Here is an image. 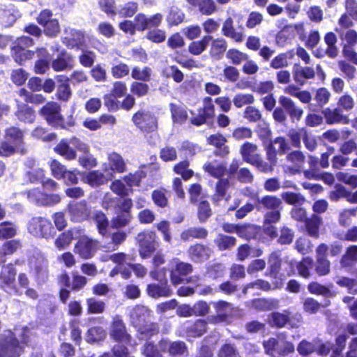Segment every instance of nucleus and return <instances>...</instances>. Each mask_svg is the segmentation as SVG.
<instances>
[{
    "instance_id": "ddd939ff",
    "label": "nucleus",
    "mask_w": 357,
    "mask_h": 357,
    "mask_svg": "<svg viewBox=\"0 0 357 357\" xmlns=\"http://www.w3.org/2000/svg\"><path fill=\"white\" fill-rule=\"evenodd\" d=\"M28 199L38 206H49L56 204L61 202V197L58 194H48L43 192L38 188H33L26 191Z\"/></svg>"
},
{
    "instance_id": "864d4df0",
    "label": "nucleus",
    "mask_w": 357,
    "mask_h": 357,
    "mask_svg": "<svg viewBox=\"0 0 357 357\" xmlns=\"http://www.w3.org/2000/svg\"><path fill=\"white\" fill-rule=\"evenodd\" d=\"M185 13L176 6H172L168 10L166 21L169 27L178 26L184 21Z\"/></svg>"
},
{
    "instance_id": "2f4dec72",
    "label": "nucleus",
    "mask_w": 357,
    "mask_h": 357,
    "mask_svg": "<svg viewBox=\"0 0 357 357\" xmlns=\"http://www.w3.org/2000/svg\"><path fill=\"white\" fill-rule=\"evenodd\" d=\"M282 200L275 195H264L261 199L257 198V211L282 209Z\"/></svg>"
},
{
    "instance_id": "bf43d9fd",
    "label": "nucleus",
    "mask_w": 357,
    "mask_h": 357,
    "mask_svg": "<svg viewBox=\"0 0 357 357\" xmlns=\"http://www.w3.org/2000/svg\"><path fill=\"white\" fill-rule=\"evenodd\" d=\"M307 288L308 291L312 294L321 296L326 298L333 297L335 296V294L328 287L316 281L308 283Z\"/></svg>"
},
{
    "instance_id": "2eb2a0df",
    "label": "nucleus",
    "mask_w": 357,
    "mask_h": 357,
    "mask_svg": "<svg viewBox=\"0 0 357 357\" xmlns=\"http://www.w3.org/2000/svg\"><path fill=\"white\" fill-rule=\"evenodd\" d=\"M136 31L143 32L151 28L159 27L162 22V15L157 13L150 17L142 13H137L133 20Z\"/></svg>"
},
{
    "instance_id": "5fc2aeb1",
    "label": "nucleus",
    "mask_w": 357,
    "mask_h": 357,
    "mask_svg": "<svg viewBox=\"0 0 357 357\" xmlns=\"http://www.w3.org/2000/svg\"><path fill=\"white\" fill-rule=\"evenodd\" d=\"M169 110L171 112V117L174 123L178 124L185 123L188 119V114L187 110L181 105L175 103L169 104Z\"/></svg>"
},
{
    "instance_id": "37998d69",
    "label": "nucleus",
    "mask_w": 357,
    "mask_h": 357,
    "mask_svg": "<svg viewBox=\"0 0 357 357\" xmlns=\"http://www.w3.org/2000/svg\"><path fill=\"white\" fill-rule=\"evenodd\" d=\"M11 55L16 63L22 65L25 61L33 58L35 52L26 50L22 46H13L11 47Z\"/></svg>"
},
{
    "instance_id": "0e129e2a",
    "label": "nucleus",
    "mask_w": 357,
    "mask_h": 357,
    "mask_svg": "<svg viewBox=\"0 0 357 357\" xmlns=\"http://www.w3.org/2000/svg\"><path fill=\"white\" fill-rule=\"evenodd\" d=\"M18 95L23 98L24 101L26 103H31L34 105H40L43 103L46 98L41 93H33L31 91H29L25 88H21L18 91Z\"/></svg>"
},
{
    "instance_id": "603ef678",
    "label": "nucleus",
    "mask_w": 357,
    "mask_h": 357,
    "mask_svg": "<svg viewBox=\"0 0 357 357\" xmlns=\"http://www.w3.org/2000/svg\"><path fill=\"white\" fill-rule=\"evenodd\" d=\"M222 33L228 38L234 40L236 42H241L243 40V33L236 31L234 26L233 19L231 17H227L222 27Z\"/></svg>"
},
{
    "instance_id": "a211bd4d",
    "label": "nucleus",
    "mask_w": 357,
    "mask_h": 357,
    "mask_svg": "<svg viewBox=\"0 0 357 357\" xmlns=\"http://www.w3.org/2000/svg\"><path fill=\"white\" fill-rule=\"evenodd\" d=\"M61 107L57 102L48 101L39 109L38 112L48 125L56 128L59 121L61 119Z\"/></svg>"
},
{
    "instance_id": "774afa93",
    "label": "nucleus",
    "mask_w": 357,
    "mask_h": 357,
    "mask_svg": "<svg viewBox=\"0 0 357 357\" xmlns=\"http://www.w3.org/2000/svg\"><path fill=\"white\" fill-rule=\"evenodd\" d=\"M335 283L340 287L346 288L350 294H357V280L346 276L337 277Z\"/></svg>"
},
{
    "instance_id": "7ed1b4c3",
    "label": "nucleus",
    "mask_w": 357,
    "mask_h": 357,
    "mask_svg": "<svg viewBox=\"0 0 357 357\" xmlns=\"http://www.w3.org/2000/svg\"><path fill=\"white\" fill-rule=\"evenodd\" d=\"M132 200L124 198L123 201L114 206L115 215L111 219V227L120 229L128 226L132 219Z\"/></svg>"
},
{
    "instance_id": "0eeeda50",
    "label": "nucleus",
    "mask_w": 357,
    "mask_h": 357,
    "mask_svg": "<svg viewBox=\"0 0 357 357\" xmlns=\"http://www.w3.org/2000/svg\"><path fill=\"white\" fill-rule=\"evenodd\" d=\"M157 239V234L153 230L144 229L137 234L136 241L142 259L149 258L155 252L158 246Z\"/></svg>"
},
{
    "instance_id": "09e8293b",
    "label": "nucleus",
    "mask_w": 357,
    "mask_h": 357,
    "mask_svg": "<svg viewBox=\"0 0 357 357\" xmlns=\"http://www.w3.org/2000/svg\"><path fill=\"white\" fill-rule=\"evenodd\" d=\"M150 314L151 310L149 308L142 305H137L131 312L130 318L137 327L145 322Z\"/></svg>"
},
{
    "instance_id": "f03ea898",
    "label": "nucleus",
    "mask_w": 357,
    "mask_h": 357,
    "mask_svg": "<svg viewBox=\"0 0 357 357\" xmlns=\"http://www.w3.org/2000/svg\"><path fill=\"white\" fill-rule=\"evenodd\" d=\"M278 102L281 107H277L273 112V117L275 121L284 123L287 121V114L291 122L299 121L301 119L303 109L297 107L291 98L281 96Z\"/></svg>"
},
{
    "instance_id": "f8f14e48",
    "label": "nucleus",
    "mask_w": 357,
    "mask_h": 357,
    "mask_svg": "<svg viewBox=\"0 0 357 357\" xmlns=\"http://www.w3.org/2000/svg\"><path fill=\"white\" fill-rule=\"evenodd\" d=\"M109 336L112 340L119 343L130 344L132 340L126 324L119 316L114 317L111 322Z\"/></svg>"
},
{
    "instance_id": "5701e85b",
    "label": "nucleus",
    "mask_w": 357,
    "mask_h": 357,
    "mask_svg": "<svg viewBox=\"0 0 357 357\" xmlns=\"http://www.w3.org/2000/svg\"><path fill=\"white\" fill-rule=\"evenodd\" d=\"M264 351L266 354H273V351L278 349V353L280 355H287L294 351V346L293 343L289 341L283 342V347L281 349H278L279 341L275 337H270L267 340L262 342Z\"/></svg>"
},
{
    "instance_id": "6e6552de",
    "label": "nucleus",
    "mask_w": 357,
    "mask_h": 357,
    "mask_svg": "<svg viewBox=\"0 0 357 357\" xmlns=\"http://www.w3.org/2000/svg\"><path fill=\"white\" fill-rule=\"evenodd\" d=\"M100 241L87 235L81 236L75 244L73 251L81 259L93 258L99 249Z\"/></svg>"
},
{
    "instance_id": "6ab92c4d",
    "label": "nucleus",
    "mask_w": 357,
    "mask_h": 357,
    "mask_svg": "<svg viewBox=\"0 0 357 357\" xmlns=\"http://www.w3.org/2000/svg\"><path fill=\"white\" fill-rule=\"evenodd\" d=\"M23 347L15 337H8L0 342V357H20Z\"/></svg>"
},
{
    "instance_id": "c85d7f7f",
    "label": "nucleus",
    "mask_w": 357,
    "mask_h": 357,
    "mask_svg": "<svg viewBox=\"0 0 357 357\" xmlns=\"http://www.w3.org/2000/svg\"><path fill=\"white\" fill-rule=\"evenodd\" d=\"M207 323L208 320L206 321L202 319H198L194 321H187L185 332L189 337H199L206 333Z\"/></svg>"
},
{
    "instance_id": "412c9836",
    "label": "nucleus",
    "mask_w": 357,
    "mask_h": 357,
    "mask_svg": "<svg viewBox=\"0 0 357 357\" xmlns=\"http://www.w3.org/2000/svg\"><path fill=\"white\" fill-rule=\"evenodd\" d=\"M75 66L73 56L63 49L55 59L51 61V67L54 72L70 70Z\"/></svg>"
},
{
    "instance_id": "8fccbe9b",
    "label": "nucleus",
    "mask_w": 357,
    "mask_h": 357,
    "mask_svg": "<svg viewBox=\"0 0 357 357\" xmlns=\"http://www.w3.org/2000/svg\"><path fill=\"white\" fill-rule=\"evenodd\" d=\"M304 222L307 234L314 238H318L319 237V227L321 224V218L319 215L314 214L310 218H307Z\"/></svg>"
},
{
    "instance_id": "cd10ccee",
    "label": "nucleus",
    "mask_w": 357,
    "mask_h": 357,
    "mask_svg": "<svg viewBox=\"0 0 357 357\" xmlns=\"http://www.w3.org/2000/svg\"><path fill=\"white\" fill-rule=\"evenodd\" d=\"M281 288L282 282L280 280L278 281H272V282L270 283L267 280L257 279L246 284L243 289V293L246 294L247 291L250 289H259L264 291H270L271 290L280 289Z\"/></svg>"
},
{
    "instance_id": "ea45409f",
    "label": "nucleus",
    "mask_w": 357,
    "mask_h": 357,
    "mask_svg": "<svg viewBox=\"0 0 357 357\" xmlns=\"http://www.w3.org/2000/svg\"><path fill=\"white\" fill-rule=\"evenodd\" d=\"M290 312L284 310L283 312H273L268 317L269 324L276 328H284L291 321Z\"/></svg>"
},
{
    "instance_id": "e2e57ef3",
    "label": "nucleus",
    "mask_w": 357,
    "mask_h": 357,
    "mask_svg": "<svg viewBox=\"0 0 357 357\" xmlns=\"http://www.w3.org/2000/svg\"><path fill=\"white\" fill-rule=\"evenodd\" d=\"M259 228L250 223L239 224L237 235L241 238L250 240L256 238Z\"/></svg>"
},
{
    "instance_id": "f704fd0d",
    "label": "nucleus",
    "mask_w": 357,
    "mask_h": 357,
    "mask_svg": "<svg viewBox=\"0 0 357 357\" xmlns=\"http://www.w3.org/2000/svg\"><path fill=\"white\" fill-rule=\"evenodd\" d=\"M331 93L325 87L319 88L315 93L314 99L316 104H310L308 109L314 112H318L321 110L323 107L329 101Z\"/></svg>"
},
{
    "instance_id": "dca6fc26",
    "label": "nucleus",
    "mask_w": 357,
    "mask_h": 357,
    "mask_svg": "<svg viewBox=\"0 0 357 357\" xmlns=\"http://www.w3.org/2000/svg\"><path fill=\"white\" fill-rule=\"evenodd\" d=\"M213 254L212 249L203 243H195L190 245L187 250L188 259L195 264H201L210 259Z\"/></svg>"
},
{
    "instance_id": "20e7f679",
    "label": "nucleus",
    "mask_w": 357,
    "mask_h": 357,
    "mask_svg": "<svg viewBox=\"0 0 357 357\" xmlns=\"http://www.w3.org/2000/svg\"><path fill=\"white\" fill-rule=\"evenodd\" d=\"M16 276L17 268L14 264L3 265L0 271V289L15 296H22V291L20 290L18 284H16Z\"/></svg>"
},
{
    "instance_id": "c9c22d12",
    "label": "nucleus",
    "mask_w": 357,
    "mask_h": 357,
    "mask_svg": "<svg viewBox=\"0 0 357 357\" xmlns=\"http://www.w3.org/2000/svg\"><path fill=\"white\" fill-rule=\"evenodd\" d=\"M209 54L211 58L220 59L227 49V42L223 38H213L211 40Z\"/></svg>"
},
{
    "instance_id": "1a4fd4ad",
    "label": "nucleus",
    "mask_w": 357,
    "mask_h": 357,
    "mask_svg": "<svg viewBox=\"0 0 357 357\" xmlns=\"http://www.w3.org/2000/svg\"><path fill=\"white\" fill-rule=\"evenodd\" d=\"M215 314L209 315L207 317L208 322L211 324L218 325L222 323H230L233 311V305L226 301L219 300L211 301Z\"/></svg>"
},
{
    "instance_id": "f3484780",
    "label": "nucleus",
    "mask_w": 357,
    "mask_h": 357,
    "mask_svg": "<svg viewBox=\"0 0 357 357\" xmlns=\"http://www.w3.org/2000/svg\"><path fill=\"white\" fill-rule=\"evenodd\" d=\"M87 278L83 275L73 274L72 282L68 273L64 271L57 276V283L61 288L70 289L72 291L82 290L87 284Z\"/></svg>"
},
{
    "instance_id": "aec40b11",
    "label": "nucleus",
    "mask_w": 357,
    "mask_h": 357,
    "mask_svg": "<svg viewBox=\"0 0 357 357\" xmlns=\"http://www.w3.org/2000/svg\"><path fill=\"white\" fill-rule=\"evenodd\" d=\"M325 43L327 45L326 50L318 48L314 53L315 57L321 59L326 55L329 58L334 59L338 55V48L336 45L337 38L336 35L332 32H327L324 37Z\"/></svg>"
},
{
    "instance_id": "39448f33",
    "label": "nucleus",
    "mask_w": 357,
    "mask_h": 357,
    "mask_svg": "<svg viewBox=\"0 0 357 357\" xmlns=\"http://www.w3.org/2000/svg\"><path fill=\"white\" fill-rule=\"evenodd\" d=\"M133 124L140 132L151 133L158 130V119L155 115L146 109H139L135 112L131 119Z\"/></svg>"
},
{
    "instance_id": "7c9ffc66",
    "label": "nucleus",
    "mask_w": 357,
    "mask_h": 357,
    "mask_svg": "<svg viewBox=\"0 0 357 357\" xmlns=\"http://www.w3.org/2000/svg\"><path fill=\"white\" fill-rule=\"evenodd\" d=\"M36 52L40 58L35 63L34 72L36 74H45L49 70L51 65L50 54L45 47L38 48Z\"/></svg>"
},
{
    "instance_id": "13d9d810",
    "label": "nucleus",
    "mask_w": 357,
    "mask_h": 357,
    "mask_svg": "<svg viewBox=\"0 0 357 357\" xmlns=\"http://www.w3.org/2000/svg\"><path fill=\"white\" fill-rule=\"evenodd\" d=\"M214 243L220 251L231 250L236 243V238L232 236L219 234L214 240Z\"/></svg>"
},
{
    "instance_id": "49530a36",
    "label": "nucleus",
    "mask_w": 357,
    "mask_h": 357,
    "mask_svg": "<svg viewBox=\"0 0 357 357\" xmlns=\"http://www.w3.org/2000/svg\"><path fill=\"white\" fill-rule=\"evenodd\" d=\"M203 169L211 176L221 178L227 172V166L224 162H206L203 165Z\"/></svg>"
},
{
    "instance_id": "3c124183",
    "label": "nucleus",
    "mask_w": 357,
    "mask_h": 357,
    "mask_svg": "<svg viewBox=\"0 0 357 357\" xmlns=\"http://www.w3.org/2000/svg\"><path fill=\"white\" fill-rule=\"evenodd\" d=\"M253 308L258 311H268L278 306V301L273 298H257L251 301Z\"/></svg>"
},
{
    "instance_id": "f257e3e1",
    "label": "nucleus",
    "mask_w": 357,
    "mask_h": 357,
    "mask_svg": "<svg viewBox=\"0 0 357 357\" xmlns=\"http://www.w3.org/2000/svg\"><path fill=\"white\" fill-rule=\"evenodd\" d=\"M25 132L15 126L6 127L3 130V139L0 143V150L10 156L20 153L24 155L26 149L24 142Z\"/></svg>"
},
{
    "instance_id": "a19ab883",
    "label": "nucleus",
    "mask_w": 357,
    "mask_h": 357,
    "mask_svg": "<svg viewBox=\"0 0 357 357\" xmlns=\"http://www.w3.org/2000/svg\"><path fill=\"white\" fill-rule=\"evenodd\" d=\"M211 40H212V36L211 35L204 36L197 40H193L188 45V52L194 56L202 54L206 50Z\"/></svg>"
},
{
    "instance_id": "c03bdc74",
    "label": "nucleus",
    "mask_w": 357,
    "mask_h": 357,
    "mask_svg": "<svg viewBox=\"0 0 357 357\" xmlns=\"http://www.w3.org/2000/svg\"><path fill=\"white\" fill-rule=\"evenodd\" d=\"M17 283L20 290L25 289L24 294L27 298L33 301L39 298L38 291L32 287H29L30 280L26 273H20L17 275Z\"/></svg>"
},
{
    "instance_id": "393cba45",
    "label": "nucleus",
    "mask_w": 357,
    "mask_h": 357,
    "mask_svg": "<svg viewBox=\"0 0 357 357\" xmlns=\"http://www.w3.org/2000/svg\"><path fill=\"white\" fill-rule=\"evenodd\" d=\"M62 43L70 50H82L86 46L84 32L74 29L70 31L68 36L63 38Z\"/></svg>"
},
{
    "instance_id": "de8ad7c7",
    "label": "nucleus",
    "mask_w": 357,
    "mask_h": 357,
    "mask_svg": "<svg viewBox=\"0 0 357 357\" xmlns=\"http://www.w3.org/2000/svg\"><path fill=\"white\" fill-rule=\"evenodd\" d=\"M340 263L343 268H350L357 263V245H349L342 255Z\"/></svg>"
},
{
    "instance_id": "6e6d98bb",
    "label": "nucleus",
    "mask_w": 357,
    "mask_h": 357,
    "mask_svg": "<svg viewBox=\"0 0 357 357\" xmlns=\"http://www.w3.org/2000/svg\"><path fill=\"white\" fill-rule=\"evenodd\" d=\"M167 192L168 191L165 188H160L152 191L151 199L156 207L165 208L169 206Z\"/></svg>"
},
{
    "instance_id": "72a5a7b5",
    "label": "nucleus",
    "mask_w": 357,
    "mask_h": 357,
    "mask_svg": "<svg viewBox=\"0 0 357 357\" xmlns=\"http://www.w3.org/2000/svg\"><path fill=\"white\" fill-rule=\"evenodd\" d=\"M208 236V230L203 227H191L183 230L181 234V238L183 241H190L193 239H206Z\"/></svg>"
},
{
    "instance_id": "4468645a",
    "label": "nucleus",
    "mask_w": 357,
    "mask_h": 357,
    "mask_svg": "<svg viewBox=\"0 0 357 357\" xmlns=\"http://www.w3.org/2000/svg\"><path fill=\"white\" fill-rule=\"evenodd\" d=\"M67 209L70 219L73 222H83L91 219V207L85 200L69 204Z\"/></svg>"
},
{
    "instance_id": "680f3d73",
    "label": "nucleus",
    "mask_w": 357,
    "mask_h": 357,
    "mask_svg": "<svg viewBox=\"0 0 357 357\" xmlns=\"http://www.w3.org/2000/svg\"><path fill=\"white\" fill-rule=\"evenodd\" d=\"M229 187L228 178H221L218 180L215 186V192L212 195V200L218 202L226 195L227 190Z\"/></svg>"
},
{
    "instance_id": "79ce46f5",
    "label": "nucleus",
    "mask_w": 357,
    "mask_h": 357,
    "mask_svg": "<svg viewBox=\"0 0 357 357\" xmlns=\"http://www.w3.org/2000/svg\"><path fill=\"white\" fill-rule=\"evenodd\" d=\"M314 271L320 277L327 275L331 271V262L327 259V256L322 255L317 249Z\"/></svg>"
},
{
    "instance_id": "b1692460",
    "label": "nucleus",
    "mask_w": 357,
    "mask_h": 357,
    "mask_svg": "<svg viewBox=\"0 0 357 357\" xmlns=\"http://www.w3.org/2000/svg\"><path fill=\"white\" fill-rule=\"evenodd\" d=\"M146 291L148 295L153 298L169 297L172 294V290L165 278L160 280L158 283L149 284L146 287Z\"/></svg>"
},
{
    "instance_id": "9b49d317",
    "label": "nucleus",
    "mask_w": 357,
    "mask_h": 357,
    "mask_svg": "<svg viewBox=\"0 0 357 357\" xmlns=\"http://www.w3.org/2000/svg\"><path fill=\"white\" fill-rule=\"evenodd\" d=\"M197 114L190 118V122L195 126H201L215 116V107L211 96L202 98V106L197 109Z\"/></svg>"
},
{
    "instance_id": "9d476101",
    "label": "nucleus",
    "mask_w": 357,
    "mask_h": 357,
    "mask_svg": "<svg viewBox=\"0 0 357 357\" xmlns=\"http://www.w3.org/2000/svg\"><path fill=\"white\" fill-rule=\"evenodd\" d=\"M53 13L50 9L45 8L40 10L36 17V22L43 27L44 34L49 38L58 36L61 31L59 22L56 18H52Z\"/></svg>"
},
{
    "instance_id": "e433bc0d",
    "label": "nucleus",
    "mask_w": 357,
    "mask_h": 357,
    "mask_svg": "<svg viewBox=\"0 0 357 357\" xmlns=\"http://www.w3.org/2000/svg\"><path fill=\"white\" fill-rule=\"evenodd\" d=\"M15 115L20 121L24 123H33L36 119L34 109L24 103L17 105Z\"/></svg>"
},
{
    "instance_id": "a878e982",
    "label": "nucleus",
    "mask_w": 357,
    "mask_h": 357,
    "mask_svg": "<svg viewBox=\"0 0 357 357\" xmlns=\"http://www.w3.org/2000/svg\"><path fill=\"white\" fill-rule=\"evenodd\" d=\"M193 268L191 264L178 261L175 267L170 271V280L174 285H178L183 282V277L191 273Z\"/></svg>"
},
{
    "instance_id": "69168bd1",
    "label": "nucleus",
    "mask_w": 357,
    "mask_h": 357,
    "mask_svg": "<svg viewBox=\"0 0 357 357\" xmlns=\"http://www.w3.org/2000/svg\"><path fill=\"white\" fill-rule=\"evenodd\" d=\"M321 113L325 118L326 123L330 125L340 123L344 119L341 109L338 107L334 109L326 107L321 110Z\"/></svg>"
},
{
    "instance_id": "4c0bfd02",
    "label": "nucleus",
    "mask_w": 357,
    "mask_h": 357,
    "mask_svg": "<svg viewBox=\"0 0 357 357\" xmlns=\"http://www.w3.org/2000/svg\"><path fill=\"white\" fill-rule=\"evenodd\" d=\"M316 249L322 255H328L331 257H339L342 254L343 245L340 241H335L329 245L321 243L317 245Z\"/></svg>"
},
{
    "instance_id": "4d7b16f0",
    "label": "nucleus",
    "mask_w": 357,
    "mask_h": 357,
    "mask_svg": "<svg viewBox=\"0 0 357 357\" xmlns=\"http://www.w3.org/2000/svg\"><path fill=\"white\" fill-rule=\"evenodd\" d=\"M108 162L111 170L117 173H123L126 171V164L119 153H110L108 155Z\"/></svg>"
},
{
    "instance_id": "a18cd8bd",
    "label": "nucleus",
    "mask_w": 357,
    "mask_h": 357,
    "mask_svg": "<svg viewBox=\"0 0 357 357\" xmlns=\"http://www.w3.org/2000/svg\"><path fill=\"white\" fill-rule=\"evenodd\" d=\"M54 151L67 160H73L76 158L77 153L75 149L70 146L66 139H62L54 147Z\"/></svg>"
},
{
    "instance_id": "c756f323",
    "label": "nucleus",
    "mask_w": 357,
    "mask_h": 357,
    "mask_svg": "<svg viewBox=\"0 0 357 357\" xmlns=\"http://www.w3.org/2000/svg\"><path fill=\"white\" fill-rule=\"evenodd\" d=\"M263 255V250L261 248L252 247L248 243L240 245L236 250V259L243 261L249 257L257 258Z\"/></svg>"
},
{
    "instance_id": "052dcab7",
    "label": "nucleus",
    "mask_w": 357,
    "mask_h": 357,
    "mask_svg": "<svg viewBox=\"0 0 357 357\" xmlns=\"http://www.w3.org/2000/svg\"><path fill=\"white\" fill-rule=\"evenodd\" d=\"M190 162L188 160H181L173 167V171L175 174H178L184 181H188L195 174L194 171L189 169Z\"/></svg>"
},
{
    "instance_id": "58836bf2",
    "label": "nucleus",
    "mask_w": 357,
    "mask_h": 357,
    "mask_svg": "<svg viewBox=\"0 0 357 357\" xmlns=\"http://www.w3.org/2000/svg\"><path fill=\"white\" fill-rule=\"evenodd\" d=\"M137 327V331L140 335L139 339L141 340H150L160 333V326L156 322L145 323Z\"/></svg>"
},
{
    "instance_id": "338daca9",
    "label": "nucleus",
    "mask_w": 357,
    "mask_h": 357,
    "mask_svg": "<svg viewBox=\"0 0 357 357\" xmlns=\"http://www.w3.org/2000/svg\"><path fill=\"white\" fill-rule=\"evenodd\" d=\"M73 229H70L59 234L54 241V245L59 250L67 248L74 238Z\"/></svg>"
},
{
    "instance_id": "473e14b6",
    "label": "nucleus",
    "mask_w": 357,
    "mask_h": 357,
    "mask_svg": "<svg viewBox=\"0 0 357 357\" xmlns=\"http://www.w3.org/2000/svg\"><path fill=\"white\" fill-rule=\"evenodd\" d=\"M91 218L96 225L99 234L106 236L108 234L109 221L107 215L101 210H96L91 215Z\"/></svg>"
},
{
    "instance_id": "423d86ee",
    "label": "nucleus",
    "mask_w": 357,
    "mask_h": 357,
    "mask_svg": "<svg viewBox=\"0 0 357 357\" xmlns=\"http://www.w3.org/2000/svg\"><path fill=\"white\" fill-rule=\"evenodd\" d=\"M27 229L31 234L37 238L48 239L56 234L51 221L41 216L33 217L28 222Z\"/></svg>"
},
{
    "instance_id": "4be33fe9",
    "label": "nucleus",
    "mask_w": 357,
    "mask_h": 357,
    "mask_svg": "<svg viewBox=\"0 0 357 357\" xmlns=\"http://www.w3.org/2000/svg\"><path fill=\"white\" fill-rule=\"evenodd\" d=\"M54 79L57 82L56 98L59 101L67 102L72 96L70 78L65 75H56Z\"/></svg>"
},
{
    "instance_id": "bb28decb",
    "label": "nucleus",
    "mask_w": 357,
    "mask_h": 357,
    "mask_svg": "<svg viewBox=\"0 0 357 357\" xmlns=\"http://www.w3.org/2000/svg\"><path fill=\"white\" fill-rule=\"evenodd\" d=\"M268 267L264 273V275L273 279V281L280 280L282 287L284 282L281 277L280 271L282 268V259L275 253H272L268 258Z\"/></svg>"
}]
</instances>
